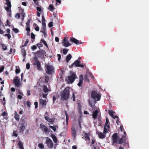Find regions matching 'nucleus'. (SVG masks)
I'll list each match as a JSON object with an SVG mask.
<instances>
[{"label": "nucleus", "instance_id": "obj_1", "mask_svg": "<svg viewBox=\"0 0 149 149\" xmlns=\"http://www.w3.org/2000/svg\"><path fill=\"white\" fill-rule=\"evenodd\" d=\"M112 139L113 144H121L123 143L127 144L126 142L127 138L126 136H123L121 138H119L118 139V134L117 133H115L113 135Z\"/></svg>", "mask_w": 149, "mask_h": 149}, {"label": "nucleus", "instance_id": "obj_2", "mask_svg": "<svg viewBox=\"0 0 149 149\" xmlns=\"http://www.w3.org/2000/svg\"><path fill=\"white\" fill-rule=\"evenodd\" d=\"M70 88L69 87H66L63 91L61 92V99L62 100H67L69 98Z\"/></svg>", "mask_w": 149, "mask_h": 149}, {"label": "nucleus", "instance_id": "obj_3", "mask_svg": "<svg viewBox=\"0 0 149 149\" xmlns=\"http://www.w3.org/2000/svg\"><path fill=\"white\" fill-rule=\"evenodd\" d=\"M25 116H23L21 118L18 126V130L20 133L23 132L27 125V123L25 120Z\"/></svg>", "mask_w": 149, "mask_h": 149}, {"label": "nucleus", "instance_id": "obj_4", "mask_svg": "<svg viewBox=\"0 0 149 149\" xmlns=\"http://www.w3.org/2000/svg\"><path fill=\"white\" fill-rule=\"evenodd\" d=\"M91 97L95 100L98 101L100 100L101 95L99 92L96 91H93L91 94Z\"/></svg>", "mask_w": 149, "mask_h": 149}, {"label": "nucleus", "instance_id": "obj_5", "mask_svg": "<svg viewBox=\"0 0 149 149\" xmlns=\"http://www.w3.org/2000/svg\"><path fill=\"white\" fill-rule=\"evenodd\" d=\"M77 78L76 73L74 72H71V74L68 77V81L69 83L72 84L75 79Z\"/></svg>", "mask_w": 149, "mask_h": 149}, {"label": "nucleus", "instance_id": "obj_6", "mask_svg": "<svg viewBox=\"0 0 149 149\" xmlns=\"http://www.w3.org/2000/svg\"><path fill=\"white\" fill-rule=\"evenodd\" d=\"M33 62H34L33 65H36L37 69L39 70L42 71V68L41 66L40 62L38 60L37 57H33Z\"/></svg>", "mask_w": 149, "mask_h": 149}, {"label": "nucleus", "instance_id": "obj_7", "mask_svg": "<svg viewBox=\"0 0 149 149\" xmlns=\"http://www.w3.org/2000/svg\"><path fill=\"white\" fill-rule=\"evenodd\" d=\"M46 69H45L46 73L49 74H51L54 72V68L50 65H45Z\"/></svg>", "mask_w": 149, "mask_h": 149}, {"label": "nucleus", "instance_id": "obj_8", "mask_svg": "<svg viewBox=\"0 0 149 149\" xmlns=\"http://www.w3.org/2000/svg\"><path fill=\"white\" fill-rule=\"evenodd\" d=\"M75 128L78 129V125L76 124L74 125L71 128L72 135V136L73 139L74 140L76 137L77 132Z\"/></svg>", "mask_w": 149, "mask_h": 149}, {"label": "nucleus", "instance_id": "obj_9", "mask_svg": "<svg viewBox=\"0 0 149 149\" xmlns=\"http://www.w3.org/2000/svg\"><path fill=\"white\" fill-rule=\"evenodd\" d=\"M46 143L47 146L50 148H52L53 147V144L52 141L48 137L46 138Z\"/></svg>", "mask_w": 149, "mask_h": 149}, {"label": "nucleus", "instance_id": "obj_10", "mask_svg": "<svg viewBox=\"0 0 149 149\" xmlns=\"http://www.w3.org/2000/svg\"><path fill=\"white\" fill-rule=\"evenodd\" d=\"M62 44L65 47H68L72 45V44L69 42V40L65 37L64 38Z\"/></svg>", "mask_w": 149, "mask_h": 149}, {"label": "nucleus", "instance_id": "obj_11", "mask_svg": "<svg viewBox=\"0 0 149 149\" xmlns=\"http://www.w3.org/2000/svg\"><path fill=\"white\" fill-rule=\"evenodd\" d=\"M40 128L43 131V132L47 134L49 133V131L48 128L45 125L42 124H40Z\"/></svg>", "mask_w": 149, "mask_h": 149}, {"label": "nucleus", "instance_id": "obj_12", "mask_svg": "<svg viewBox=\"0 0 149 149\" xmlns=\"http://www.w3.org/2000/svg\"><path fill=\"white\" fill-rule=\"evenodd\" d=\"M80 58H79V59L75 61L74 62V65L75 67H79L81 68H84V65L83 64H80Z\"/></svg>", "mask_w": 149, "mask_h": 149}, {"label": "nucleus", "instance_id": "obj_13", "mask_svg": "<svg viewBox=\"0 0 149 149\" xmlns=\"http://www.w3.org/2000/svg\"><path fill=\"white\" fill-rule=\"evenodd\" d=\"M13 81L16 87H19L20 84L19 82V79H18V77H16L14 79Z\"/></svg>", "mask_w": 149, "mask_h": 149}, {"label": "nucleus", "instance_id": "obj_14", "mask_svg": "<svg viewBox=\"0 0 149 149\" xmlns=\"http://www.w3.org/2000/svg\"><path fill=\"white\" fill-rule=\"evenodd\" d=\"M6 4L7 6V7L5 8V10L7 11L10 10V9H11V2L10 0H6Z\"/></svg>", "mask_w": 149, "mask_h": 149}, {"label": "nucleus", "instance_id": "obj_15", "mask_svg": "<svg viewBox=\"0 0 149 149\" xmlns=\"http://www.w3.org/2000/svg\"><path fill=\"white\" fill-rule=\"evenodd\" d=\"M84 138H85L86 141H90V139L89 137L90 134L86 132H83V135Z\"/></svg>", "mask_w": 149, "mask_h": 149}, {"label": "nucleus", "instance_id": "obj_16", "mask_svg": "<svg viewBox=\"0 0 149 149\" xmlns=\"http://www.w3.org/2000/svg\"><path fill=\"white\" fill-rule=\"evenodd\" d=\"M70 40L72 42L77 45L81 44L82 43V42H80L79 40L73 37H71Z\"/></svg>", "mask_w": 149, "mask_h": 149}, {"label": "nucleus", "instance_id": "obj_17", "mask_svg": "<svg viewBox=\"0 0 149 149\" xmlns=\"http://www.w3.org/2000/svg\"><path fill=\"white\" fill-rule=\"evenodd\" d=\"M99 113V111L98 110H96L95 111H93V118L94 119H96L98 113Z\"/></svg>", "mask_w": 149, "mask_h": 149}, {"label": "nucleus", "instance_id": "obj_18", "mask_svg": "<svg viewBox=\"0 0 149 149\" xmlns=\"http://www.w3.org/2000/svg\"><path fill=\"white\" fill-rule=\"evenodd\" d=\"M99 138L101 139H103L105 137V134L102 133L101 132H97Z\"/></svg>", "mask_w": 149, "mask_h": 149}, {"label": "nucleus", "instance_id": "obj_19", "mask_svg": "<svg viewBox=\"0 0 149 149\" xmlns=\"http://www.w3.org/2000/svg\"><path fill=\"white\" fill-rule=\"evenodd\" d=\"M40 103L42 106H45L46 105V101L45 100H44L42 99H40L39 100Z\"/></svg>", "mask_w": 149, "mask_h": 149}, {"label": "nucleus", "instance_id": "obj_20", "mask_svg": "<svg viewBox=\"0 0 149 149\" xmlns=\"http://www.w3.org/2000/svg\"><path fill=\"white\" fill-rule=\"evenodd\" d=\"M72 56L71 54H69L66 57L65 60L67 63H68L69 61L71 59Z\"/></svg>", "mask_w": 149, "mask_h": 149}, {"label": "nucleus", "instance_id": "obj_21", "mask_svg": "<svg viewBox=\"0 0 149 149\" xmlns=\"http://www.w3.org/2000/svg\"><path fill=\"white\" fill-rule=\"evenodd\" d=\"M21 53L22 55L24 57V58H25L26 56V50L24 48H23L22 49Z\"/></svg>", "mask_w": 149, "mask_h": 149}, {"label": "nucleus", "instance_id": "obj_22", "mask_svg": "<svg viewBox=\"0 0 149 149\" xmlns=\"http://www.w3.org/2000/svg\"><path fill=\"white\" fill-rule=\"evenodd\" d=\"M19 147L20 149H24L23 145L22 142L19 141L18 144Z\"/></svg>", "mask_w": 149, "mask_h": 149}, {"label": "nucleus", "instance_id": "obj_23", "mask_svg": "<svg viewBox=\"0 0 149 149\" xmlns=\"http://www.w3.org/2000/svg\"><path fill=\"white\" fill-rule=\"evenodd\" d=\"M15 118L17 121L19 120V115L17 113L16 111L15 112Z\"/></svg>", "mask_w": 149, "mask_h": 149}, {"label": "nucleus", "instance_id": "obj_24", "mask_svg": "<svg viewBox=\"0 0 149 149\" xmlns=\"http://www.w3.org/2000/svg\"><path fill=\"white\" fill-rule=\"evenodd\" d=\"M109 123V120L108 118L107 117L106 118V123L104 125L107 126V127L108 129L110 127V126L108 125Z\"/></svg>", "mask_w": 149, "mask_h": 149}, {"label": "nucleus", "instance_id": "obj_25", "mask_svg": "<svg viewBox=\"0 0 149 149\" xmlns=\"http://www.w3.org/2000/svg\"><path fill=\"white\" fill-rule=\"evenodd\" d=\"M88 102L89 105L91 106L92 108H93L94 106L95 105L94 101H92V100L90 101L89 100Z\"/></svg>", "mask_w": 149, "mask_h": 149}, {"label": "nucleus", "instance_id": "obj_26", "mask_svg": "<svg viewBox=\"0 0 149 149\" xmlns=\"http://www.w3.org/2000/svg\"><path fill=\"white\" fill-rule=\"evenodd\" d=\"M45 119L47 120L48 122H52L53 121L52 119L50 118L49 117L47 116H45Z\"/></svg>", "mask_w": 149, "mask_h": 149}, {"label": "nucleus", "instance_id": "obj_27", "mask_svg": "<svg viewBox=\"0 0 149 149\" xmlns=\"http://www.w3.org/2000/svg\"><path fill=\"white\" fill-rule=\"evenodd\" d=\"M65 114L66 117V125H67L68 123V121L69 119V117L68 116V114L66 111H65Z\"/></svg>", "mask_w": 149, "mask_h": 149}, {"label": "nucleus", "instance_id": "obj_28", "mask_svg": "<svg viewBox=\"0 0 149 149\" xmlns=\"http://www.w3.org/2000/svg\"><path fill=\"white\" fill-rule=\"evenodd\" d=\"M108 112L109 114L112 117L113 116L114 113H115L113 110H109Z\"/></svg>", "mask_w": 149, "mask_h": 149}, {"label": "nucleus", "instance_id": "obj_29", "mask_svg": "<svg viewBox=\"0 0 149 149\" xmlns=\"http://www.w3.org/2000/svg\"><path fill=\"white\" fill-rule=\"evenodd\" d=\"M43 91L45 93H47L48 91V89L46 86H44L43 88Z\"/></svg>", "mask_w": 149, "mask_h": 149}, {"label": "nucleus", "instance_id": "obj_30", "mask_svg": "<svg viewBox=\"0 0 149 149\" xmlns=\"http://www.w3.org/2000/svg\"><path fill=\"white\" fill-rule=\"evenodd\" d=\"M54 9V6L52 5H50L49 6V10L51 11H53Z\"/></svg>", "mask_w": 149, "mask_h": 149}, {"label": "nucleus", "instance_id": "obj_31", "mask_svg": "<svg viewBox=\"0 0 149 149\" xmlns=\"http://www.w3.org/2000/svg\"><path fill=\"white\" fill-rule=\"evenodd\" d=\"M41 42L43 43L46 46L47 48H48V46L47 45V43H46V42L44 40V39H41Z\"/></svg>", "mask_w": 149, "mask_h": 149}, {"label": "nucleus", "instance_id": "obj_32", "mask_svg": "<svg viewBox=\"0 0 149 149\" xmlns=\"http://www.w3.org/2000/svg\"><path fill=\"white\" fill-rule=\"evenodd\" d=\"M107 126L104 125V130L103 131V133L105 134H106V133L108 132L107 130Z\"/></svg>", "mask_w": 149, "mask_h": 149}, {"label": "nucleus", "instance_id": "obj_33", "mask_svg": "<svg viewBox=\"0 0 149 149\" xmlns=\"http://www.w3.org/2000/svg\"><path fill=\"white\" fill-rule=\"evenodd\" d=\"M39 148L41 149H42L44 148V146L42 143H40L38 145Z\"/></svg>", "mask_w": 149, "mask_h": 149}, {"label": "nucleus", "instance_id": "obj_34", "mask_svg": "<svg viewBox=\"0 0 149 149\" xmlns=\"http://www.w3.org/2000/svg\"><path fill=\"white\" fill-rule=\"evenodd\" d=\"M42 30H45L46 29V23H42Z\"/></svg>", "mask_w": 149, "mask_h": 149}, {"label": "nucleus", "instance_id": "obj_35", "mask_svg": "<svg viewBox=\"0 0 149 149\" xmlns=\"http://www.w3.org/2000/svg\"><path fill=\"white\" fill-rule=\"evenodd\" d=\"M63 53L64 54H66L69 50L68 49H63Z\"/></svg>", "mask_w": 149, "mask_h": 149}, {"label": "nucleus", "instance_id": "obj_36", "mask_svg": "<svg viewBox=\"0 0 149 149\" xmlns=\"http://www.w3.org/2000/svg\"><path fill=\"white\" fill-rule=\"evenodd\" d=\"M29 40L28 39H26L25 42V44L24 45H23L22 47H25L27 45V44L29 42Z\"/></svg>", "mask_w": 149, "mask_h": 149}, {"label": "nucleus", "instance_id": "obj_37", "mask_svg": "<svg viewBox=\"0 0 149 149\" xmlns=\"http://www.w3.org/2000/svg\"><path fill=\"white\" fill-rule=\"evenodd\" d=\"M40 32L43 33L45 38H46L47 37V35L45 32V30H41Z\"/></svg>", "mask_w": 149, "mask_h": 149}, {"label": "nucleus", "instance_id": "obj_38", "mask_svg": "<svg viewBox=\"0 0 149 149\" xmlns=\"http://www.w3.org/2000/svg\"><path fill=\"white\" fill-rule=\"evenodd\" d=\"M31 20L30 19H28L27 22L26 23V25L27 27L30 26V23Z\"/></svg>", "mask_w": 149, "mask_h": 149}, {"label": "nucleus", "instance_id": "obj_39", "mask_svg": "<svg viewBox=\"0 0 149 149\" xmlns=\"http://www.w3.org/2000/svg\"><path fill=\"white\" fill-rule=\"evenodd\" d=\"M84 79L85 81H87L88 82H89V80L88 78V76L87 75H86L84 76Z\"/></svg>", "mask_w": 149, "mask_h": 149}, {"label": "nucleus", "instance_id": "obj_40", "mask_svg": "<svg viewBox=\"0 0 149 149\" xmlns=\"http://www.w3.org/2000/svg\"><path fill=\"white\" fill-rule=\"evenodd\" d=\"M45 79L46 82L47 83L49 79V77L47 76H46L45 77Z\"/></svg>", "mask_w": 149, "mask_h": 149}, {"label": "nucleus", "instance_id": "obj_41", "mask_svg": "<svg viewBox=\"0 0 149 149\" xmlns=\"http://www.w3.org/2000/svg\"><path fill=\"white\" fill-rule=\"evenodd\" d=\"M27 106L28 107H30L31 106V102L29 100H28L26 102Z\"/></svg>", "mask_w": 149, "mask_h": 149}, {"label": "nucleus", "instance_id": "obj_42", "mask_svg": "<svg viewBox=\"0 0 149 149\" xmlns=\"http://www.w3.org/2000/svg\"><path fill=\"white\" fill-rule=\"evenodd\" d=\"M35 34L33 33H31V37L32 39H35Z\"/></svg>", "mask_w": 149, "mask_h": 149}, {"label": "nucleus", "instance_id": "obj_43", "mask_svg": "<svg viewBox=\"0 0 149 149\" xmlns=\"http://www.w3.org/2000/svg\"><path fill=\"white\" fill-rule=\"evenodd\" d=\"M13 30L16 33H17L19 32L18 29L16 28H14L13 29Z\"/></svg>", "mask_w": 149, "mask_h": 149}, {"label": "nucleus", "instance_id": "obj_44", "mask_svg": "<svg viewBox=\"0 0 149 149\" xmlns=\"http://www.w3.org/2000/svg\"><path fill=\"white\" fill-rule=\"evenodd\" d=\"M42 23H45V18L44 16H43V15H42Z\"/></svg>", "mask_w": 149, "mask_h": 149}, {"label": "nucleus", "instance_id": "obj_45", "mask_svg": "<svg viewBox=\"0 0 149 149\" xmlns=\"http://www.w3.org/2000/svg\"><path fill=\"white\" fill-rule=\"evenodd\" d=\"M37 45L39 47H42V46H43V45H42V44L41 43V42H40V43H38L37 44Z\"/></svg>", "mask_w": 149, "mask_h": 149}, {"label": "nucleus", "instance_id": "obj_46", "mask_svg": "<svg viewBox=\"0 0 149 149\" xmlns=\"http://www.w3.org/2000/svg\"><path fill=\"white\" fill-rule=\"evenodd\" d=\"M2 45L3 47L2 49L4 50H6L7 49V47L5 46L4 44H2Z\"/></svg>", "mask_w": 149, "mask_h": 149}, {"label": "nucleus", "instance_id": "obj_47", "mask_svg": "<svg viewBox=\"0 0 149 149\" xmlns=\"http://www.w3.org/2000/svg\"><path fill=\"white\" fill-rule=\"evenodd\" d=\"M20 71V69H17L16 68L15 70V73L16 74H17L19 73Z\"/></svg>", "mask_w": 149, "mask_h": 149}, {"label": "nucleus", "instance_id": "obj_48", "mask_svg": "<svg viewBox=\"0 0 149 149\" xmlns=\"http://www.w3.org/2000/svg\"><path fill=\"white\" fill-rule=\"evenodd\" d=\"M82 83H83V81H79V83L77 84V85L79 86H81V85L82 84Z\"/></svg>", "mask_w": 149, "mask_h": 149}, {"label": "nucleus", "instance_id": "obj_49", "mask_svg": "<svg viewBox=\"0 0 149 149\" xmlns=\"http://www.w3.org/2000/svg\"><path fill=\"white\" fill-rule=\"evenodd\" d=\"M49 127L52 128L54 131V132H55L56 131V128L55 127H53V126H49Z\"/></svg>", "mask_w": 149, "mask_h": 149}, {"label": "nucleus", "instance_id": "obj_50", "mask_svg": "<svg viewBox=\"0 0 149 149\" xmlns=\"http://www.w3.org/2000/svg\"><path fill=\"white\" fill-rule=\"evenodd\" d=\"M37 6L39 5L38 0H33Z\"/></svg>", "mask_w": 149, "mask_h": 149}, {"label": "nucleus", "instance_id": "obj_51", "mask_svg": "<svg viewBox=\"0 0 149 149\" xmlns=\"http://www.w3.org/2000/svg\"><path fill=\"white\" fill-rule=\"evenodd\" d=\"M83 77L82 75H81L79 77V81H83Z\"/></svg>", "mask_w": 149, "mask_h": 149}, {"label": "nucleus", "instance_id": "obj_52", "mask_svg": "<svg viewBox=\"0 0 149 149\" xmlns=\"http://www.w3.org/2000/svg\"><path fill=\"white\" fill-rule=\"evenodd\" d=\"M7 12L9 13L8 14V15L10 17H11V9H10V10L8 11H7Z\"/></svg>", "mask_w": 149, "mask_h": 149}, {"label": "nucleus", "instance_id": "obj_53", "mask_svg": "<svg viewBox=\"0 0 149 149\" xmlns=\"http://www.w3.org/2000/svg\"><path fill=\"white\" fill-rule=\"evenodd\" d=\"M20 15L19 13H17L15 15V17L16 18H19L20 17Z\"/></svg>", "mask_w": 149, "mask_h": 149}, {"label": "nucleus", "instance_id": "obj_54", "mask_svg": "<svg viewBox=\"0 0 149 149\" xmlns=\"http://www.w3.org/2000/svg\"><path fill=\"white\" fill-rule=\"evenodd\" d=\"M34 105H35V108L36 109L38 107V102H34Z\"/></svg>", "mask_w": 149, "mask_h": 149}, {"label": "nucleus", "instance_id": "obj_55", "mask_svg": "<svg viewBox=\"0 0 149 149\" xmlns=\"http://www.w3.org/2000/svg\"><path fill=\"white\" fill-rule=\"evenodd\" d=\"M53 26V22H50L48 24V26L49 27H51Z\"/></svg>", "mask_w": 149, "mask_h": 149}, {"label": "nucleus", "instance_id": "obj_56", "mask_svg": "<svg viewBox=\"0 0 149 149\" xmlns=\"http://www.w3.org/2000/svg\"><path fill=\"white\" fill-rule=\"evenodd\" d=\"M54 142L55 143H56L57 142V139L56 137L53 139Z\"/></svg>", "mask_w": 149, "mask_h": 149}, {"label": "nucleus", "instance_id": "obj_57", "mask_svg": "<svg viewBox=\"0 0 149 149\" xmlns=\"http://www.w3.org/2000/svg\"><path fill=\"white\" fill-rule=\"evenodd\" d=\"M30 65L29 63H27L26 64V68L27 69H29L30 68Z\"/></svg>", "mask_w": 149, "mask_h": 149}, {"label": "nucleus", "instance_id": "obj_58", "mask_svg": "<svg viewBox=\"0 0 149 149\" xmlns=\"http://www.w3.org/2000/svg\"><path fill=\"white\" fill-rule=\"evenodd\" d=\"M5 36H7L8 38L9 39L11 38V36L10 34H6L5 35Z\"/></svg>", "mask_w": 149, "mask_h": 149}, {"label": "nucleus", "instance_id": "obj_59", "mask_svg": "<svg viewBox=\"0 0 149 149\" xmlns=\"http://www.w3.org/2000/svg\"><path fill=\"white\" fill-rule=\"evenodd\" d=\"M72 98H73V100L74 101H75V96L74 95V93H72Z\"/></svg>", "mask_w": 149, "mask_h": 149}, {"label": "nucleus", "instance_id": "obj_60", "mask_svg": "<svg viewBox=\"0 0 149 149\" xmlns=\"http://www.w3.org/2000/svg\"><path fill=\"white\" fill-rule=\"evenodd\" d=\"M57 56L58 57V61H59L61 60V55L59 54H57Z\"/></svg>", "mask_w": 149, "mask_h": 149}, {"label": "nucleus", "instance_id": "obj_61", "mask_svg": "<svg viewBox=\"0 0 149 149\" xmlns=\"http://www.w3.org/2000/svg\"><path fill=\"white\" fill-rule=\"evenodd\" d=\"M4 69V66H2L0 69V73L2 72Z\"/></svg>", "mask_w": 149, "mask_h": 149}, {"label": "nucleus", "instance_id": "obj_62", "mask_svg": "<svg viewBox=\"0 0 149 149\" xmlns=\"http://www.w3.org/2000/svg\"><path fill=\"white\" fill-rule=\"evenodd\" d=\"M6 113L5 112H4L2 113V114L1 115V116H3L4 117V118H5L4 117H5V116H6Z\"/></svg>", "mask_w": 149, "mask_h": 149}, {"label": "nucleus", "instance_id": "obj_63", "mask_svg": "<svg viewBox=\"0 0 149 149\" xmlns=\"http://www.w3.org/2000/svg\"><path fill=\"white\" fill-rule=\"evenodd\" d=\"M37 47L36 45H33L31 49H32L34 50L36 49Z\"/></svg>", "mask_w": 149, "mask_h": 149}, {"label": "nucleus", "instance_id": "obj_64", "mask_svg": "<svg viewBox=\"0 0 149 149\" xmlns=\"http://www.w3.org/2000/svg\"><path fill=\"white\" fill-rule=\"evenodd\" d=\"M37 10H38V11L41 12V9L40 8L38 7L36 8Z\"/></svg>", "mask_w": 149, "mask_h": 149}]
</instances>
